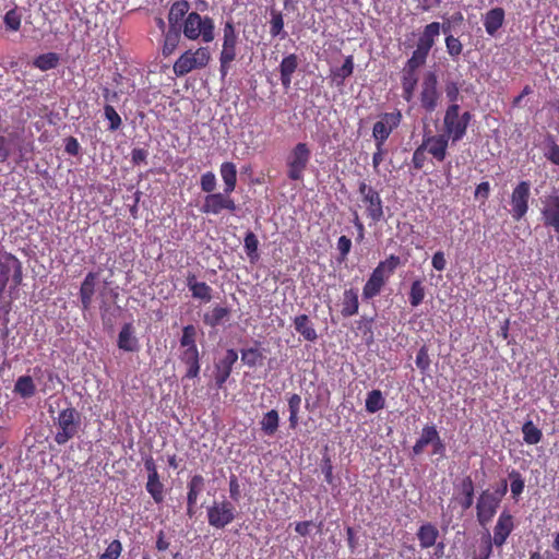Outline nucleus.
I'll list each match as a JSON object with an SVG mask.
<instances>
[{
  "instance_id": "obj_1",
  "label": "nucleus",
  "mask_w": 559,
  "mask_h": 559,
  "mask_svg": "<svg viewBox=\"0 0 559 559\" xmlns=\"http://www.w3.org/2000/svg\"><path fill=\"white\" fill-rule=\"evenodd\" d=\"M214 21L210 16H201L197 12H190L181 25V33L186 38L195 40L201 38L203 43L214 40Z\"/></svg>"
},
{
  "instance_id": "obj_2",
  "label": "nucleus",
  "mask_w": 559,
  "mask_h": 559,
  "mask_svg": "<svg viewBox=\"0 0 559 559\" xmlns=\"http://www.w3.org/2000/svg\"><path fill=\"white\" fill-rule=\"evenodd\" d=\"M57 427L55 441L59 444H66L70 439L74 438L79 432L81 426V415L72 406L60 411L58 416L53 419Z\"/></svg>"
},
{
  "instance_id": "obj_3",
  "label": "nucleus",
  "mask_w": 559,
  "mask_h": 559,
  "mask_svg": "<svg viewBox=\"0 0 559 559\" xmlns=\"http://www.w3.org/2000/svg\"><path fill=\"white\" fill-rule=\"evenodd\" d=\"M471 119L472 115L469 111L460 115V106L457 104H451L447 108L443 118L444 133L452 140V143L463 139Z\"/></svg>"
},
{
  "instance_id": "obj_4",
  "label": "nucleus",
  "mask_w": 559,
  "mask_h": 559,
  "mask_svg": "<svg viewBox=\"0 0 559 559\" xmlns=\"http://www.w3.org/2000/svg\"><path fill=\"white\" fill-rule=\"evenodd\" d=\"M12 277L14 287L22 283V263L13 254L0 248V299L3 297L7 285Z\"/></svg>"
},
{
  "instance_id": "obj_5",
  "label": "nucleus",
  "mask_w": 559,
  "mask_h": 559,
  "mask_svg": "<svg viewBox=\"0 0 559 559\" xmlns=\"http://www.w3.org/2000/svg\"><path fill=\"white\" fill-rule=\"evenodd\" d=\"M211 59L207 47H200L195 51L187 50L174 63V72L177 76H183L194 69L205 68Z\"/></svg>"
},
{
  "instance_id": "obj_6",
  "label": "nucleus",
  "mask_w": 559,
  "mask_h": 559,
  "mask_svg": "<svg viewBox=\"0 0 559 559\" xmlns=\"http://www.w3.org/2000/svg\"><path fill=\"white\" fill-rule=\"evenodd\" d=\"M358 193L361 197V201L366 204L367 216L373 223H378L383 219V202L379 192L371 186H368L365 181H360L358 185Z\"/></svg>"
},
{
  "instance_id": "obj_7",
  "label": "nucleus",
  "mask_w": 559,
  "mask_h": 559,
  "mask_svg": "<svg viewBox=\"0 0 559 559\" xmlns=\"http://www.w3.org/2000/svg\"><path fill=\"white\" fill-rule=\"evenodd\" d=\"M236 508L230 501H214L207 508V521L211 526L222 530L236 519Z\"/></svg>"
},
{
  "instance_id": "obj_8",
  "label": "nucleus",
  "mask_w": 559,
  "mask_h": 559,
  "mask_svg": "<svg viewBox=\"0 0 559 559\" xmlns=\"http://www.w3.org/2000/svg\"><path fill=\"white\" fill-rule=\"evenodd\" d=\"M310 150L306 143H298L287 157V177L290 180H301L310 159Z\"/></svg>"
},
{
  "instance_id": "obj_9",
  "label": "nucleus",
  "mask_w": 559,
  "mask_h": 559,
  "mask_svg": "<svg viewBox=\"0 0 559 559\" xmlns=\"http://www.w3.org/2000/svg\"><path fill=\"white\" fill-rule=\"evenodd\" d=\"M531 198V182H519L511 193L510 214L515 222L521 221L528 211V201Z\"/></svg>"
},
{
  "instance_id": "obj_10",
  "label": "nucleus",
  "mask_w": 559,
  "mask_h": 559,
  "mask_svg": "<svg viewBox=\"0 0 559 559\" xmlns=\"http://www.w3.org/2000/svg\"><path fill=\"white\" fill-rule=\"evenodd\" d=\"M440 93L438 91V78L435 72H427L421 82L420 105L428 111L432 112L438 107Z\"/></svg>"
},
{
  "instance_id": "obj_11",
  "label": "nucleus",
  "mask_w": 559,
  "mask_h": 559,
  "mask_svg": "<svg viewBox=\"0 0 559 559\" xmlns=\"http://www.w3.org/2000/svg\"><path fill=\"white\" fill-rule=\"evenodd\" d=\"M500 500L497 499L493 495L490 493V490H484L476 503V510H477V520L480 525H486L489 523L495 514L497 513V510L500 504Z\"/></svg>"
},
{
  "instance_id": "obj_12",
  "label": "nucleus",
  "mask_w": 559,
  "mask_h": 559,
  "mask_svg": "<svg viewBox=\"0 0 559 559\" xmlns=\"http://www.w3.org/2000/svg\"><path fill=\"white\" fill-rule=\"evenodd\" d=\"M542 216L546 227L559 233V195L554 193L543 199Z\"/></svg>"
},
{
  "instance_id": "obj_13",
  "label": "nucleus",
  "mask_w": 559,
  "mask_h": 559,
  "mask_svg": "<svg viewBox=\"0 0 559 559\" xmlns=\"http://www.w3.org/2000/svg\"><path fill=\"white\" fill-rule=\"evenodd\" d=\"M451 139L445 134L430 135L425 134L423 138V144L429 154L433 156L438 162H442L447 157V150L449 141Z\"/></svg>"
},
{
  "instance_id": "obj_14",
  "label": "nucleus",
  "mask_w": 559,
  "mask_h": 559,
  "mask_svg": "<svg viewBox=\"0 0 559 559\" xmlns=\"http://www.w3.org/2000/svg\"><path fill=\"white\" fill-rule=\"evenodd\" d=\"M223 33V48L219 57L235 60L237 56L236 46L238 41V35L236 33L233 21H227L225 23Z\"/></svg>"
},
{
  "instance_id": "obj_15",
  "label": "nucleus",
  "mask_w": 559,
  "mask_h": 559,
  "mask_svg": "<svg viewBox=\"0 0 559 559\" xmlns=\"http://www.w3.org/2000/svg\"><path fill=\"white\" fill-rule=\"evenodd\" d=\"M237 359V352L235 349H227L224 358L216 365L215 382L218 388H222L229 378Z\"/></svg>"
},
{
  "instance_id": "obj_16",
  "label": "nucleus",
  "mask_w": 559,
  "mask_h": 559,
  "mask_svg": "<svg viewBox=\"0 0 559 559\" xmlns=\"http://www.w3.org/2000/svg\"><path fill=\"white\" fill-rule=\"evenodd\" d=\"M513 530V519L512 515L508 512H502L497 521V524L495 526V535L493 538H491L492 544H495L498 547H501L508 536L511 534Z\"/></svg>"
},
{
  "instance_id": "obj_17",
  "label": "nucleus",
  "mask_w": 559,
  "mask_h": 559,
  "mask_svg": "<svg viewBox=\"0 0 559 559\" xmlns=\"http://www.w3.org/2000/svg\"><path fill=\"white\" fill-rule=\"evenodd\" d=\"M441 31V24L439 22H432L425 26L421 35L419 36L416 49L421 52L429 55L435 40L439 37Z\"/></svg>"
},
{
  "instance_id": "obj_18",
  "label": "nucleus",
  "mask_w": 559,
  "mask_h": 559,
  "mask_svg": "<svg viewBox=\"0 0 559 559\" xmlns=\"http://www.w3.org/2000/svg\"><path fill=\"white\" fill-rule=\"evenodd\" d=\"M117 345L119 349L124 352L134 353L139 350V340L135 336L132 323L123 324L118 335Z\"/></svg>"
},
{
  "instance_id": "obj_19",
  "label": "nucleus",
  "mask_w": 559,
  "mask_h": 559,
  "mask_svg": "<svg viewBox=\"0 0 559 559\" xmlns=\"http://www.w3.org/2000/svg\"><path fill=\"white\" fill-rule=\"evenodd\" d=\"M439 432L433 425H426L423 427L421 432L417 441L415 442L412 452L414 456H418L424 453L426 447L436 443Z\"/></svg>"
},
{
  "instance_id": "obj_20",
  "label": "nucleus",
  "mask_w": 559,
  "mask_h": 559,
  "mask_svg": "<svg viewBox=\"0 0 559 559\" xmlns=\"http://www.w3.org/2000/svg\"><path fill=\"white\" fill-rule=\"evenodd\" d=\"M189 9L190 4L187 0H179L173 3L168 13L169 28L181 31V25L183 24L186 16L189 14Z\"/></svg>"
},
{
  "instance_id": "obj_21",
  "label": "nucleus",
  "mask_w": 559,
  "mask_h": 559,
  "mask_svg": "<svg viewBox=\"0 0 559 559\" xmlns=\"http://www.w3.org/2000/svg\"><path fill=\"white\" fill-rule=\"evenodd\" d=\"M187 286L192 297L209 302L212 299V288L205 282H198L195 274L188 273Z\"/></svg>"
},
{
  "instance_id": "obj_22",
  "label": "nucleus",
  "mask_w": 559,
  "mask_h": 559,
  "mask_svg": "<svg viewBox=\"0 0 559 559\" xmlns=\"http://www.w3.org/2000/svg\"><path fill=\"white\" fill-rule=\"evenodd\" d=\"M504 22V10L493 8L489 10L484 19V26L488 35L493 36Z\"/></svg>"
},
{
  "instance_id": "obj_23",
  "label": "nucleus",
  "mask_w": 559,
  "mask_h": 559,
  "mask_svg": "<svg viewBox=\"0 0 559 559\" xmlns=\"http://www.w3.org/2000/svg\"><path fill=\"white\" fill-rule=\"evenodd\" d=\"M225 197V191L207 194L204 198V202L201 206V212L213 215L219 214L222 211H224Z\"/></svg>"
},
{
  "instance_id": "obj_24",
  "label": "nucleus",
  "mask_w": 559,
  "mask_h": 559,
  "mask_svg": "<svg viewBox=\"0 0 559 559\" xmlns=\"http://www.w3.org/2000/svg\"><path fill=\"white\" fill-rule=\"evenodd\" d=\"M96 278L97 274L91 272L85 276L81 284L80 298L83 309H88L92 304L93 295L95 293Z\"/></svg>"
},
{
  "instance_id": "obj_25",
  "label": "nucleus",
  "mask_w": 559,
  "mask_h": 559,
  "mask_svg": "<svg viewBox=\"0 0 559 559\" xmlns=\"http://www.w3.org/2000/svg\"><path fill=\"white\" fill-rule=\"evenodd\" d=\"M295 330L309 342H314L318 338V334L307 314L297 316L294 319Z\"/></svg>"
},
{
  "instance_id": "obj_26",
  "label": "nucleus",
  "mask_w": 559,
  "mask_h": 559,
  "mask_svg": "<svg viewBox=\"0 0 559 559\" xmlns=\"http://www.w3.org/2000/svg\"><path fill=\"white\" fill-rule=\"evenodd\" d=\"M297 67H298V58L294 53L285 57L282 60V62L280 64L281 82L285 88H288L290 86L292 75L296 71Z\"/></svg>"
},
{
  "instance_id": "obj_27",
  "label": "nucleus",
  "mask_w": 559,
  "mask_h": 559,
  "mask_svg": "<svg viewBox=\"0 0 559 559\" xmlns=\"http://www.w3.org/2000/svg\"><path fill=\"white\" fill-rule=\"evenodd\" d=\"M180 360L187 366L185 377L194 379L200 372V353L199 350H189V353H180Z\"/></svg>"
},
{
  "instance_id": "obj_28",
  "label": "nucleus",
  "mask_w": 559,
  "mask_h": 559,
  "mask_svg": "<svg viewBox=\"0 0 559 559\" xmlns=\"http://www.w3.org/2000/svg\"><path fill=\"white\" fill-rule=\"evenodd\" d=\"M438 537L439 531L431 523L423 524L417 532V538L420 547L424 549L432 547Z\"/></svg>"
},
{
  "instance_id": "obj_29",
  "label": "nucleus",
  "mask_w": 559,
  "mask_h": 559,
  "mask_svg": "<svg viewBox=\"0 0 559 559\" xmlns=\"http://www.w3.org/2000/svg\"><path fill=\"white\" fill-rule=\"evenodd\" d=\"M385 283L386 281L381 275L372 271L362 288V298L369 300L378 296Z\"/></svg>"
},
{
  "instance_id": "obj_30",
  "label": "nucleus",
  "mask_w": 559,
  "mask_h": 559,
  "mask_svg": "<svg viewBox=\"0 0 559 559\" xmlns=\"http://www.w3.org/2000/svg\"><path fill=\"white\" fill-rule=\"evenodd\" d=\"M219 173L224 181V191L231 193L237 183V169L234 163L225 162L221 165Z\"/></svg>"
},
{
  "instance_id": "obj_31",
  "label": "nucleus",
  "mask_w": 559,
  "mask_h": 559,
  "mask_svg": "<svg viewBox=\"0 0 559 559\" xmlns=\"http://www.w3.org/2000/svg\"><path fill=\"white\" fill-rule=\"evenodd\" d=\"M342 306L343 308L341 312L345 318L352 317L358 312L359 302L358 293L356 289L350 288L344 292Z\"/></svg>"
},
{
  "instance_id": "obj_32",
  "label": "nucleus",
  "mask_w": 559,
  "mask_h": 559,
  "mask_svg": "<svg viewBox=\"0 0 559 559\" xmlns=\"http://www.w3.org/2000/svg\"><path fill=\"white\" fill-rule=\"evenodd\" d=\"M197 328L192 324L186 325L182 329V335L179 340L180 347L183 348L181 353H189V350H199L197 346Z\"/></svg>"
},
{
  "instance_id": "obj_33",
  "label": "nucleus",
  "mask_w": 559,
  "mask_h": 559,
  "mask_svg": "<svg viewBox=\"0 0 559 559\" xmlns=\"http://www.w3.org/2000/svg\"><path fill=\"white\" fill-rule=\"evenodd\" d=\"M229 309L226 307L216 306L211 312L203 316L204 324L215 328L226 321L229 317Z\"/></svg>"
},
{
  "instance_id": "obj_34",
  "label": "nucleus",
  "mask_w": 559,
  "mask_h": 559,
  "mask_svg": "<svg viewBox=\"0 0 559 559\" xmlns=\"http://www.w3.org/2000/svg\"><path fill=\"white\" fill-rule=\"evenodd\" d=\"M205 480L202 475H194L188 483L187 504H197L199 495L204 489Z\"/></svg>"
},
{
  "instance_id": "obj_35",
  "label": "nucleus",
  "mask_w": 559,
  "mask_h": 559,
  "mask_svg": "<svg viewBox=\"0 0 559 559\" xmlns=\"http://www.w3.org/2000/svg\"><path fill=\"white\" fill-rule=\"evenodd\" d=\"M401 264V259L397 255L391 254L384 261L379 262L373 272L378 273L383 277V280L388 281L389 277L394 273L396 267Z\"/></svg>"
},
{
  "instance_id": "obj_36",
  "label": "nucleus",
  "mask_w": 559,
  "mask_h": 559,
  "mask_svg": "<svg viewBox=\"0 0 559 559\" xmlns=\"http://www.w3.org/2000/svg\"><path fill=\"white\" fill-rule=\"evenodd\" d=\"M460 489L462 495L464 496L463 499H461L460 503L463 510H468L474 502V483L471 478V476H466L462 479Z\"/></svg>"
},
{
  "instance_id": "obj_37",
  "label": "nucleus",
  "mask_w": 559,
  "mask_h": 559,
  "mask_svg": "<svg viewBox=\"0 0 559 559\" xmlns=\"http://www.w3.org/2000/svg\"><path fill=\"white\" fill-rule=\"evenodd\" d=\"M278 423L280 417L277 411L271 409L264 414L262 420L260 421L261 430L266 436H273L277 431Z\"/></svg>"
},
{
  "instance_id": "obj_38",
  "label": "nucleus",
  "mask_w": 559,
  "mask_h": 559,
  "mask_svg": "<svg viewBox=\"0 0 559 559\" xmlns=\"http://www.w3.org/2000/svg\"><path fill=\"white\" fill-rule=\"evenodd\" d=\"M146 490L152 496L153 500L156 503H160L164 500V485L159 480L158 474H153V476H147Z\"/></svg>"
},
{
  "instance_id": "obj_39",
  "label": "nucleus",
  "mask_w": 559,
  "mask_h": 559,
  "mask_svg": "<svg viewBox=\"0 0 559 559\" xmlns=\"http://www.w3.org/2000/svg\"><path fill=\"white\" fill-rule=\"evenodd\" d=\"M385 400L380 390H372L367 394L366 399V411L370 414H374L378 411L384 408Z\"/></svg>"
},
{
  "instance_id": "obj_40",
  "label": "nucleus",
  "mask_w": 559,
  "mask_h": 559,
  "mask_svg": "<svg viewBox=\"0 0 559 559\" xmlns=\"http://www.w3.org/2000/svg\"><path fill=\"white\" fill-rule=\"evenodd\" d=\"M522 432H523V440L527 444H537L542 440V438H543L542 430L538 429L533 424L532 420H527L523 425Z\"/></svg>"
},
{
  "instance_id": "obj_41",
  "label": "nucleus",
  "mask_w": 559,
  "mask_h": 559,
  "mask_svg": "<svg viewBox=\"0 0 559 559\" xmlns=\"http://www.w3.org/2000/svg\"><path fill=\"white\" fill-rule=\"evenodd\" d=\"M181 37V31L175 28H168L165 33V40L163 46V53L169 56L174 52L178 46Z\"/></svg>"
},
{
  "instance_id": "obj_42",
  "label": "nucleus",
  "mask_w": 559,
  "mask_h": 559,
  "mask_svg": "<svg viewBox=\"0 0 559 559\" xmlns=\"http://www.w3.org/2000/svg\"><path fill=\"white\" fill-rule=\"evenodd\" d=\"M59 63V56L56 52H47L38 56L34 66L41 71L55 69Z\"/></svg>"
},
{
  "instance_id": "obj_43",
  "label": "nucleus",
  "mask_w": 559,
  "mask_h": 559,
  "mask_svg": "<svg viewBox=\"0 0 559 559\" xmlns=\"http://www.w3.org/2000/svg\"><path fill=\"white\" fill-rule=\"evenodd\" d=\"M15 392L23 397H31L35 394V385L29 376H22L15 382Z\"/></svg>"
},
{
  "instance_id": "obj_44",
  "label": "nucleus",
  "mask_w": 559,
  "mask_h": 559,
  "mask_svg": "<svg viewBox=\"0 0 559 559\" xmlns=\"http://www.w3.org/2000/svg\"><path fill=\"white\" fill-rule=\"evenodd\" d=\"M426 288L421 280H415L412 283L409 290V304L413 307H418L425 299Z\"/></svg>"
},
{
  "instance_id": "obj_45",
  "label": "nucleus",
  "mask_w": 559,
  "mask_h": 559,
  "mask_svg": "<svg viewBox=\"0 0 559 559\" xmlns=\"http://www.w3.org/2000/svg\"><path fill=\"white\" fill-rule=\"evenodd\" d=\"M393 130V126H386L384 121H378L373 124L372 136L376 144L384 145V142L390 136Z\"/></svg>"
},
{
  "instance_id": "obj_46",
  "label": "nucleus",
  "mask_w": 559,
  "mask_h": 559,
  "mask_svg": "<svg viewBox=\"0 0 559 559\" xmlns=\"http://www.w3.org/2000/svg\"><path fill=\"white\" fill-rule=\"evenodd\" d=\"M301 397L298 394H292L288 399V409H289V426L290 428H296L298 425V414L300 411Z\"/></svg>"
},
{
  "instance_id": "obj_47",
  "label": "nucleus",
  "mask_w": 559,
  "mask_h": 559,
  "mask_svg": "<svg viewBox=\"0 0 559 559\" xmlns=\"http://www.w3.org/2000/svg\"><path fill=\"white\" fill-rule=\"evenodd\" d=\"M243 242H245L246 253H247L248 258L250 259V261L251 262L257 261L259 258V254H258L259 240H258L257 236L252 231H248L246 234Z\"/></svg>"
},
{
  "instance_id": "obj_48",
  "label": "nucleus",
  "mask_w": 559,
  "mask_h": 559,
  "mask_svg": "<svg viewBox=\"0 0 559 559\" xmlns=\"http://www.w3.org/2000/svg\"><path fill=\"white\" fill-rule=\"evenodd\" d=\"M427 57L428 55L415 49L412 57L405 63L403 70L417 73V70L426 63Z\"/></svg>"
},
{
  "instance_id": "obj_49",
  "label": "nucleus",
  "mask_w": 559,
  "mask_h": 559,
  "mask_svg": "<svg viewBox=\"0 0 559 559\" xmlns=\"http://www.w3.org/2000/svg\"><path fill=\"white\" fill-rule=\"evenodd\" d=\"M509 478L511 479L510 488L512 497L513 499L518 500V498L521 496L525 487L524 479L522 475L515 469H512L509 473Z\"/></svg>"
},
{
  "instance_id": "obj_50",
  "label": "nucleus",
  "mask_w": 559,
  "mask_h": 559,
  "mask_svg": "<svg viewBox=\"0 0 559 559\" xmlns=\"http://www.w3.org/2000/svg\"><path fill=\"white\" fill-rule=\"evenodd\" d=\"M104 115H105L106 119L109 121V127H108L109 131H116L121 127V124H122L121 117L118 115V112L111 105L106 104L104 106Z\"/></svg>"
},
{
  "instance_id": "obj_51",
  "label": "nucleus",
  "mask_w": 559,
  "mask_h": 559,
  "mask_svg": "<svg viewBox=\"0 0 559 559\" xmlns=\"http://www.w3.org/2000/svg\"><path fill=\"white\" fill-rule=\"evenodd\" d=\"M353 70H354V62H353V57L352 56H348L344 63L342 64V67L340 68H336L334 71H333V75H334V79H338V84L340 83H343V81L348 78L349 75H352L353 73Z\"/></svg>"
},
{
  "instance_id": "obj_52",
  "label": "nucleus",
  "mask_w": 559,
  "mask_h": 559,
  "mask_svg": "<svg viewBox=\"0 0 559 559\" xmlns=\"http://www.w3.org/2000/svg\"><path fill=\"white\" fill-rule=\"evenodd\" d=\"M445 48L450 57L455 60L462 53L463 45L459 38L448 35L445 37Z\"/></svg>"
},
{
  "instance_id": "obj_53",
  "label": "nucleus",
  "mask_w": 559,
  "mask_h": 559,
  "mask_svg": "<svg viewBox=\"0 0 559 559\" xmlns=\"http://www.w3.org/2000/svg\"><path fill=\"white\" fill-rule=\"evenodd\" d=\"M492 552V540L489 533H487L483 538L481 543L478 547V554H475L473 559H489Z\"/></svg>"
},
{
  "instance_id": "obj_54",
  "label": "nucleus",
  "mask_w": 559,
  "mask_h": 559,
  "mask_svg": "<svg viewBox=\"0 0 559 559\" xmlns=\"http://www.w3.org/2000/svg\"><path fill=\"white\" fill-rule=\"evenodd\" d=\"M262 354L258 348L241 350V360L249 367H255L262 360Z\"/></svg>"
},
{
  "instance_id": "obj_55",
  "label": "nucleus",
  "mask_w": 559,
  "mask_h": 559,
  "mask_svg": "<svg viewBox=\"0 0 559 559\" xmlns=\"http://www.w3.org/2000/svg\"><path fill=\"white\" fill-rule=\"evenodd\" d=\"M545 157L552 164L559 166V145L551 135L547 138V151L545 152Z\"/></svg>"
},
{
  "instance_id": "obj_56",
  "label": "nucleus",
  "mask_w": 559,
  "mask_h": 559,
  "mask_svg": "<svg viewBox=\"0 0 559 559\" xmlns=\"http://www.w3.org/2000/svg\"><path fill=\"white\" fill-rule=\"evenodd\" d=\"M271 28H270V33L272 36H278L282 31H283V27H284V20H283V15L281 12L278 11H275V10H272L271 12Z\"/></svg>"
},
{
  "instance_id": "obj_57",
  "label": "nucleus",
  "mask_w": 559,
  "mask_h": 559,
  "mask_svg": "<svg viewBox=\"0 0 559 559\" xmlns=\"http://www.w3.org/2000/svg\"><path fill=\"white\" fill-rule=\"evenodd\" d=\"M200 186L202 191L209 194L213 193L216 188V177L212 171H207L201 176Z\"/></svg>"
},
{
  "instance_id": "obj_58",
  "label": "nucleus",
  "mask_w": 559,
  "mask_h": 559,
  "mask_svg": "<svg viewBox=\"0 0 559 559\" xmlns=\"http://www.w3.org/2000/svg\"><path fill=\"white\" fill-rule=\"evenodd\" d=\"M430 362L431 361L429 358L427 346H421L417 353L415 360L417 368L425 372L429 369Z\"/></svg>"
},
{
  "instance_id": "obj_59",
  "label": "nucleus",
  "mask_w": 559,
  "mask_h": 559,
  "mask_svg": "<svg viewBox=\"0 0 559 559\" xmlns=\"http://www.w3.org/2000/svg\"><path fill=\"white\" fill-rule=\"evenodd\" d=\"M121 551L122 545L120 540L115 539L108 545L105 552L100 556V559H118L121 555Z\"/></svg>"
},
{
  "instance_id": "obj_60",
  "label": "nucleus",
  "mask_w": 559,
  "mask_h": 559,
  "mask_svg": "<svg viewBox=\"0 0 559 559\" xmlns=\"http://www.w3.org/2000/svg\"><path fill=\"white\" fill-rule=\"evenodd\" d=\"M5 26L16 32L21 26V15L16 12V10H10L4 15Z\"/></svg>"
},
{
  "instance_id": "obj_61",
  "label": "nucleus",
  "mask_w": 559,
  "mask_h": 559,
  "mask_svg": "<svg viewBox=\"0 0 559 559\" xmlns=\"http://www.w3.org/2000/svg\"><path fill=\"white\" fill-rule=\"evenodd\" d=\"M350 249L352 240L347 236H341L337 240V250L340 251V258L337 260L340 262L345 261Z\"/></svg>"
},
{
  "instance_id": "obj_62",
  "label": "nucleus",
  "mask_w": 559,
  "mask_h": 559,
  "mask_svg": "<svg viewBox=\"0 0 559 559\" xmlns=\"http://www.w3.org/2000/svg\"><path fill=\"white\" fill-rule=\"evenodd\" d=\"M445 96L452 104H456L459 96H460V88L456 82L454 81H447L445 86Z\"/></svg>"
},
{
  "instance_id": "obj_63",
  "label": "nucleus",
  "mask_w": 559,
  "mask_h": 559,
  "mask_svg": "<svg viewBox=\"0 0 559 559\" xmlns=\"http://www.w3.org/2000/svg\"><path fill=\"white\" fill-rule=\"evenodd\" d=\"M425 152H426V147L424 146L423 143L415 150V152L413 154V158H412L414 168L421 169L424 167L425 159H426Z\"/></svg>"
},
{
  "instance_id": "obj_64",
  "label": "nucleus",
  "mask_w": 559,
  "mask_h": 559,
  "mask_svg": "<svg viewBox=\"0 0 559 559\" xmlns=\"http://www.w3.org/2000/svg\"><path fill=\"white\" fill-rule=\"evenodd\" d=\"M418 83V74L402 70V87L416 88Z\"/></svg>"
}]
</instances>
